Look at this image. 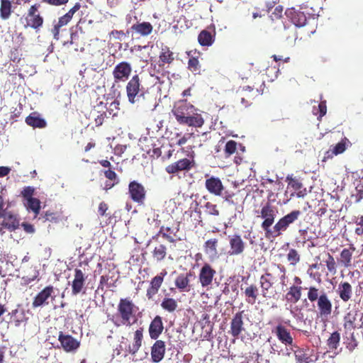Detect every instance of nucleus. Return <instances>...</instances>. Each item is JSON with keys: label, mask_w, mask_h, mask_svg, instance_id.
<instances>
[{"label": "nucleus", "mask_w": 363, "mask_h": 363, "mask_svg": "<svg viewBox=\"0 0 363 363\" xmlns=\"http://www.w3.org/2000/svg\"><path fill=\"white\" fill-rule=\"evenodd\" d=\"M128 194L131 200L139 206L144 205L146 199V190L144 186L137 181L128 184Z\"/></svg>", "instance_id": "9b49d317"}, {"label": "nucleus", "mask_w": 363, "mask_h": 363, "mask_svg": "<svg viewBox=\"0 0 363 363\" xmlns=\"http://www.w3.org/2000/svg\"><path fill=\"white\" fill-rule=\"evenodd\" d=\"M172 113L180 125L201 128L204 124L201 114L198 113L197 108L186 99L176 101Z\"/></svg>", "instance_id": "f257e3e1"}, {"label": "nucleus", "mask_w": 363, "mask_h": 363, "mask_svg": "<svg viewBox=\"0 0 363 363\" xmlns=\"http://www.w3.org/2000/svg\"><path fill=\"white\" fill-rule=\"evenodd\" d=\"M198 41L202 46H210L214 41V36L211 32L206 30H203L199 34Z\"/></svg>", "instance_id": "79ce46f5"}, {"label": "nucleus", "mask_w": 363, "mask_h": 363, "mask_svg": "<svg viewBox=\"0 0 363 363\" xmlns=\"http://www.w3.org/2000/svg\"><path fill=\"white\" fill-rule=\"evenodd\" d=\"M155 340L156 341L151 347V360L153 363H159L164 357L166 346L163 340Z\"/></svg>", "instance_id": "4be33fe9"}, {"label": "nucleus", "mask_w": 363, "mask_h": 363, "mask_svg": "<svg viewBox=\"0 0 363 363\" xmlns=\"http://www.w3.org/2000/svg\"><path fill=\"white\" fill-rule=\"evenodd\" d=\"M340 341V334L337 331L333 332L327 340V345L330 350H336Z\"/></svg>", "instance_id": "49530a36"}, {"label": "nucleus", "mask_w": 363, "mask_h": 363, "mask_svg": "<svg viewBox=\"0 0 363 363\" xmlns=\"http://www.w3.org/2000/svg\"><path fill=\"white\" fill-rule=\"evenodd\" d=\"M302 287L301 286L292 285L289 287L285 298L288 303H296L301 298Z\"/></svg>", "instance_id": "c85d7f7f"}, {"label": "nucleus", "mask_w": 363, "mask_h": 363, "mask_svg": "<svg viewBox=\"0 0 363 363\" xmlns=\"http://www.w3.org/2000/svg\"><path fill=\"white\" fill-rule=\"evenodd\" d=\"M347 143H350L347 138H343L340 142L337 143L333 149H330L325 154L324 159L332 158L334 155H337L343 153L347 148Z\"/></svg>", "instance_id": "c756f323"}, {"label": "nucleus", "mask_w": 363, "mask_h": 363, "mask_svg": "<svg viewBox=\"0 0 363 363\" xmlns=\"http://www.w3.org/2000/svg\"><path fill=\"white\" fill-rule=\"evenodd\" d=\"M277 211L274 206L269 203H267L260 210V217L263 221L261 223V228L264 232V236L267 239L273 238L272 225L275 221Z\"/></svg>", "instance_id": "39448f33"}, {"label": "nucleus", "mask_w": 363, "mask_h": 363, "mask_svg": "<svg viewBox=\"0 0 363 363\" xmlns=\"http://www.w3.org/2000/svg\"><path fill=\"white\" fill-rule=\"evenodd\" d=\"M286 182L287 188L294 190L298 198H303L307 194L306 188L303 187L300 179L294 177L293 174H289L286 177Z\"/></svg>", "instance_id": "6ab92c4d"}, {"label": "nucleus", "mask_w": 363, "mask_h": 363, "mask_svg": "<svg viewBox=\"0 0 363 363\" xmlns=\"http://www.w3.org/2000/svg\"><path fill=\"white\" fill-rule=\"evenodd\" d=\"M244 313V311L237 312L231 320L229 333L235 338H238L241 333L245 331Z\"/></svg>", "instance_id": "4468645a"}, {"label": "nucleus", "mask_w": 363, "mask_h": 363, "mask_svg": "<svg viewBox=\"0 0 363 363\" xmlns=\"http://www.w3.org/2000/svg\"><path fill=\"white\" fill-rule=\"evenodd\" d=\"M40 7V4L32 5L20 18V23L25 29L32 28L35 32H38L43 27L44 18L39 11Z\"/></svg>", "instance_id": "20e7f679"}, {"label": "nucleus", "mask_w": 363, "mask_h": 363, "mask_svg": "<svg viewBox=\"0 0 363 363\" xmlns=\"http://www.w3.org/2000/svg\"><path fill=\"white\" fill-rule=\"evenodd\" d=\"M25 206L28 211H31L34 213L35 217L40 213V201L37 198L30 199L26 201Z\"/></svg>", "instance_id": "c03bdc74"}, {"label": "nucleus", "mask_w": 363, "mask_h": 363, "mask_svg": "<svg viewBox=\"0 0 363 363\" xmlns=\"http://www.w3.org/2000/svg\"><path fill=\"white\" fill-rule=\"evenodd\" d=\"M108 210V206L104 201H102L99 203L98 208V213L101 216H104L106 215V211Z\"/></svg>", "instance_id": "774afa93"}, {"label": "nucleus", "mask_w": 363, "mask_h": 363, "mask_svg": "<svg viewBox=\"0 0 363 363\" xmlns=\"http://www.w3.org/2000/svg\"><path fill=\"white\" fill-rule=\"evenodd\" d=\"M54 292L52 286H48L40 291L33 298L32 307L36 308L43 306L48 305V299L52 296Z\"/></svg>", "instance_id": "f3484780"}, {"label": "nucleus", "mask_w": 363, "mask_h": 363, "mask_svg": "<svg viewBox=\"0 0 363 363\" xmlns=\"http://www.w3.org/2000/svg\"><path fill=\"white\" fill-rule=\"evenodd\" d=\"M327 112V106H326V101H322L318 104V107L316 109L315 107L313 108V113L315 115L318 114V119L319 121L321 120L322 117L324 116L326 114Z\"/></svg>", "instance_id": "5fc2aeb1"}, {"label": "nucleus", "mask_w": 363, "mask_h": 363, "mask_svg": "<svg viewBox=\"0 0 363 363\" xmlns=\"http://www.w3.org/2000/svg\"><path fill=\"white\" fill-rule=\"evenodd\" d=\"M191 274L186 273V274H181L175 279V286L179 289L180 291H189L190 289L189 286V277Z\"/></svg>", "instance_id": "f704fd0d"}, {"label": "nucleus", "mask_w": 363, "mask_h": 363, "mask_svg": "<svg viewBox=\"0 0 363 363\" xmlns=\"http://www.w3.org/2000/svg\"><path fill=\"white\" fill-rule=\"evenodd\" d=\"M286 270L284 266L279 264L271 272L267 271L259 278V286L263 298H271L274 296V284L280 281L282 287L286 286Z\"/></svg>", "instance_id": "7ed1b4c3"}, {"label": "nucleus", "mask_w": 363, "mask_h": 363, "mask_svg": "<svg viewBox=\"0 0 363 363\" xmlns=\"http://www.w3.org/2000/svg\"><path fill=\"white\" fill-rule=\"evenodd\" d=\"M26 123L33 128H43L46 126V121L37 116L36 113H32L26 118Z\"/></svg>", "instance_id": "c9c22d12"}, {"label": "nucleus", "mask_w": 363, "mask_h": 363, "mask_svg": "<svg viewBox=\"0 0 363 363\" xmlns=\"http://www.w3.org/2000/svg\"><path fill=\"white\" fill-rule=\"evenodd\" d=\"M238 143L234 140H229L226 143L224 148V153L226 157L234 154L237 150Z\"/></svg>", "instance_id": "864d4df0"}, {"label": "nucleus", "mask_w": 363, "mask_h": 363, "mask_svg": "<svg viewBox=\"0 0 363 363\" xmlns=\"http://www.w3.org/2000/svg\"><path fill=\"white\" fill-rule=\"evenodd\" d=\"M278 340L286 346H291L294 343V339L291 335V333L286 326L282 324L277 325L272 330Z\"/></svg>", "instance_id": "412c9836"}, {"label": "nucleus", "mask_w": 363, "mask_h": 363, "mask_svg": "<svg viewBox=\"0 0 363 363\" xmlns=\"http://www.w3.org/2000/svg\"><path fill=\"white\" fill-rule=\"evenodd\" d=\"M10 60L18 63L22 58V53L18 48H13L10 52Z\"/></svg>", "instance_id": "bf43d9fd"}, {"label": "nucleus", "mask_w": 363, "mask_h": 363, "mask_svg": "<svg viewBox=\"0 0 363 363\" xmlns=\"http://www.w3.org/2000/svg\"><path fill=\"white\" fill-rule=\"evenodd\" d=\"M40 219H43V222L57 223L60 220V215L57 212L46 211L41 214Z\"/></svg>", "instance_id": "603ef678"}, {"label": "nucleus", "mask_w": 363, "mask_h": 363, "mask_svg": "<svg viewBox=\"0 0 363 363\" xmlns=\"http://www.w3.org/2000/svg\"><path fill=\"white\" fill-rule=\"evenodd\" d=\"M301 215L299 210H294L287 213L275 223L273 226V238L280 236L283 232H285L289 225L297 220Z\"/></svg>", "instance_id": "0eeeda50"}, {"label": "nucleus", "mask_w": 363, "mask_h": 363, "mask_svg": "<svg viewBox=\"0 0 363 363\" xmlns=\"http://www.w3.org/2000/svg\"><path fill=\"white\" fill-rule=\"evenodd\" d=\"M160 306L164 311L172 313L177 311L178 308V302L176 299L165 296L163 298Z\"/></svg>", "instance_id": "4c0bfd02"}, {"label": "nucleus", "mask_w": 363, "mask_h": 363, "mask_svg": "<svg viewBox=\"0 0 363 363\" xmlns=\"http://www.w3.org/2000/svg\"><path fill=\"white\" fill-rule=\"evenodd\" d=\"M58 348L62 349L66 352H76L80 347V341L72 337L71 335L62 331L58 333Z\"/></svg>", "instance_id": "1a4fd4ad"}, {"label": "nucleus", "mask_w": 363, "mask_h": 363, "mask_svg": "<svg viewBox=\"0 0 363 363\" xmlns=\"http://www.w3.org/2000/svg\"><path fill=\"white\" fill-rule=\"evenodd\" d=\"M188 69L194 74L201 73V65L197 57H191L189 59Z\"/></svg>", "instance_id": "3c124183"}, {"label": "nucleus", "mask_w": 363, "mask_h": 363, "mask_svg": "<svg viewBox=\"0 0 363 363\" xmlns=\"http://www.w3.org/2000/svg\"><path fill=\"white\" fill-rule=\"evenodd\" d=\"M174 53L170 50L168 47L162 48L159 55L158 67L160 69H163L164 64H171L174 62Z\"/></svg>", "instance_id": "7c9ffc66"}, {"label": "nucleus", "mask_w": 363, "mask_h": 363, "mask_svg": "<svg viewBox=\"0 0 363 363\" xmlns=\"http://www.w3.org/2000/svg\"><path fill=\"white\" fill-rule=\"evenodd\" d=\"M286 14L291 18V22L297 27H302L306 24L307 18L302 11L294 9L286 11Z\"/></svg>", "instance_id": "cd10ccee"}, {"label": "nucleus", "mask_w": 363, "mask_h": 363, "mask_svg": "<svg viewBox=\"0 0 363 363\" xmlns=\"http://www.w3.org/2000/svg\"><path fill=\"white\" fill-rule=\"evenodd\" d=\"M230 255H239L244 252L245 250V242L242 240L241 236L238 234H234L228 236Z\"/></svg>", "instance_id": "dca6fc26"}, {"label": "nucleus", "mask_w": 363, "mask_h": 363, "mask_svg": "<svg viewBox=\"0 0 363 363\" xmlns=\"http://www.w3.org/2000/svg\"><path fill=\"white\" fill-rule=\"evenodd\" d=\"M216 275V270L209 264L205 262L199 272V281L203 288L208 289L213 284Z\"/></svg>", "instance_id": "9d476101"}, {"label": "nucleus", "mask_w": 363, "mask_h": 363, "mask_svg": "<svg viewBox=\"0 0 363 363\" xmlns=\"http://www.w3.org/2000/svg\"><path fill=\"white\" fill-rule=\"evenodd\" d=\"M185 215H189V218H191V226H194V228H196L199 225H202V219L201 218V216H198V218H196V215L192 211H186Z\"/></svg>", "instance_id": "052dcab7"}, {"label": "nucleus", "mask_w": 363, "mask_h": 363, "mask_svg": "<svg viewBox=\"0 0 363 363\" xmlns=\"http://www.w3.org/2000/svg\"><path fill=\"white\" fill-rule=\"evenodd\" d=\"M336 293L340 300L343 302H348L352 297L353 289L350 283L347 281H341L336 289Z\"/></svg>", "instance_id": "b1692460"}, {"label": "nucleus", "mask_w": 363, "mask_h": 363, "mask_svg": "<svg viewBox=\"0 0 363 363\" xmlns=\"http://www.w3.org/2000/svg\"><path fill=\"white\" fill-rule=\"evenodd\" d=\"M132 72L131 65L125 61L117 64L112 72L114 83L126 82Z\"/></svg>", "instance_id": "f8f14e48"}, {"label": "nucleus", "mask_w": 363, "mask_h": 363, "mask_svg": "<svg viewBox=\"0 0 363 363\" xmlns=\"http://www.w3.org/2000/svg\"><path fill=\"white\" fill-rule=\"evenodd\" d=\"M167 274V271L163 269L160 274L151 279L150 286L147 289L146 291V296L148 300H152L153 297L158 293L164 281V278Z\"/></svg>", "instance_id": "2eb2a0df"}, {"label": "nucleus", "mask_w": 363, "mask_h": 363, "mask_svg": "<svg viewBox=\"0 0 363 363\" xmlns=\"http://www.w3.org/2000/svg\"><path fill=\"white\" fill-rule=\"evenodd\" d=\"M163 330L164 325L162 317L156 315L149 325L148 332L150 338L152 340H157L160 335L162 333Z\"/></svg>", "instance_id": "393cba45"}, {"label": "nucleus", "mask_w": 363, "mask_h": 363, "mask_svg": "<svg viewBox=\"0 0 363 363\" xmlns=\"http://www.w3.org/2000/svg\"><path fill=\"white\" fill-rule=\"evenodd\" d=\"M43 2L55 6L65 5L69 0H43Z\"/></svg>", "instance_id": "338daca9"}, {"label": "nucleus", "mask_w": 363, "mask_h": 363, "mask_svg": "<svg viewBox=\"0 0 363 363\" xmlns=\"http://www.w3.org/2000/svg\"><path fill=\"white\" fill-rule=\"evenodd\" d=\"M287 260L290 262L291 264L295 265L300 260V255L298 253L297 250L295 249H291L287 254Z\"/></svg>", "instance_id": "4d7b16f0"}, {"label": "nucleus", "mask_w": 363, "mask_h": 363, "mask_svg": "<svg viewBox=\"0 0 363 363\" xmlns=\"http://www.w3.org/2000/svg\"><path fill=\"white\" fill-rule=\"evenodd\" d=\"M318 314L321 318H328L332 313V301L325 292H323L317 301Z\"/></svg>", "instance_id": "a211bd4d"}, {"label": "nucleus", "mask_w": 363, "mask_h": 363, "mask_svg": "<svg viewBox=\"0 0 363 363\" xmlns=\"http://www.w3.org/2000/svg\"><path fill=\"white\" fill-rule=\"evenodd\" d=\"M326 259H325V263L327 267L328 271L332 274H335L337 272V264L335 260V258L329 252L325 255Z\"/></svg>", "instance_id": "8fccbe9b"}, {"label": "nucleus", "mask_w": 363, "mask_h": 363, "mask_svg": "<svg viewBox=\"0 0 363 363\" xmlns=\"http://www.w3.org/2000/svg\"><path fill=\"white\" fill-rule=\"evenodd\" d=\"M356 248L353 244H350L348 248H344L340 254L338 259L339 263L345 268H349L352 266V261L353 253Z\"/></svg>", "instance_id": "bb28decb"}, {"label": "nucleus", "mask_w": 363, "mask_h": 363, "mask_svg": "<svg viewBox=\"0 0 363 363\" xmlns=\"http://www.w3.org/2000/svg\"><path fill=\"white\" fill-rule=\"evenodd\" d=\"M351 199L354 200L355 203L360 202V201L363 199V186L358 185L355 188V192L352 194Z\"/></svg>", "instance_id": "13d9d810"}, {"label": "nucleus", "mask_w": 363, "mask_h": 363, "mask_svg": "<svg viewBox=\"0 0 363 363\" xmlns=\"http://www.w3.org/2000/svg\"><path fill=\"white\" fill-rule=\"evenodd\" d=\"M74 279L72 282V294L76 296L82 291L85 286L86 277L80 269H74Z\"/></svg>", "instance_id": "aec40b11"}, {"label": "nucleus", "mask_w": 363, "mask_h": 363, "mask_svg": "<svg viewBox=\"0 0 363 363\" xmlns=\"http://www.w3.org/2000/svg\"><path fill=\"white\" fill-rule=\"evenodd\" d=\"M357 227L355 228V234L357 235H363V216L357 218L356 221Z\"/></svg>", "instance_id": "0e129e2a"}, {"label": "nucleus", "mask_w": 363, "mask_h": 363, "mask_svg": "<svg viewBox=\"0 0 363 363\" xmlns=\"http://www.w3.org/2000/svg\"><path fill=\"white\" fill-rule=\"evenodd\" d=\"M244 294L247 303L255 304L259 295L258 287L254 284H250L245 289Z\"/></svg>", "instance_id": "2f4dec72"}, {"label": "nucleus", "mask_w": 363, "mask_h": 363, "mask_svg": "<svg viewBox=\"0 0 363 363\" xmlns=\"http://www.w3.org/2000/svg\"><path fill=\"white\" fill-rule=\"evenodd\" d=\"M178 231V228L176 230H174L170 227L162 225L159 230L158 235H161L164 239L173 243L176 241L174 238L177 236Z\"/></svg>", "instance_id": "ea45409f"}, {"label": "nucleus", "mask_w": 363, "mask_h": 363, "mask_svg": "<svg viewBox=\"0 0 363 363\" xmlns=\"http://www.w3.org/2000/svg\"><path fill=\"white\" fill-rule=\"evenodd\" d=\"M152 254L154 259L161 262L167 255V247L163 244H160L154 248Z\"/></svg>", "instance_id": "37998d69"}, {"label": "nucleus", "mask_w": 363, "mask_h": 363, "mask_svg": "<svg viewBox=\"0 0 363 363\" xmlns=\"http://www.w3.org/2000/svg\"><path fill=\"white\" fill-rule=\"evenodd\" d=\"M138 307L130 298H122L118 303L116 313L111 317L108 316V319L116 327L131 326L138 320Z\"/></svg>", "instance_id": "f03ea898"}, {"label": "nucleus", "mask_w": 363, "mask_h": 363, "mask_svg": "<svg viewBox=\"0 0 363 363\" xmlns=\"http://www.w3.org/2000/svg\"><path fill=\"white\" fill-rule=\"evenodd\" d=\"M205 187L209 193L220 196L224 190L223 184L218 177H211L205 182Z\"/></svg>", "instance_id": "5701e85b"}, {"label": "nucleus", "mask_w": 363, "mask_h": 363, "mask_svg": "<svg viewBox=\"0 0 363 363\" xmlns=\"http://www.w3.org/2000/svg\"><path fill=\"white\" fill-rule=\"evenodd\" d=\"M35 189L34 187L28 186H25L21 192V196L26 200L33 199Z\"/></svg>", "instance_id": "6e6d98bb"}, {"label": "nucleus", "mask_w": 363, "mask_h": 363, "mask_svg": "<svg viewBox=\"0 0 363 363\" xmlns=\"http://www.w3.org/2000/svg\"><path fill=\"white\" fill-rule=\"evenodd\" d=\"M204 212L206 215L218 217L220 216V210L218 206L211 201H207L203 206Z\"/></svg>", "instance_id": "a18cd8bd"}, {"label": "nucleus", "mask_w": 363, "mask_h": 363, "mask_svg": "<svg viewBox=\"0 0 363 363\" xmlns=\"http://www.w3.org/2000/svg\"><path fill=\"white\" fill-rule=\"evenodd\" d=\"M218 240L212 238L207 240L203 245V250L206 254L216 256L218 255Z\"/></svg>", "instance_id": "a19ab883"}, {"label": "nucleus", "mask_w": 363, "mask_h": 363, "mask_svg": "<svg viewBox=\"0 0 363 363\" xmlns=\"http://www.w3.org/2000/svg\"><path fill=\"white\" fill-rule=\"evenodd\" d=\"M143 340V328L137 329L133 333V342L126 348V352L130 354H135L140 347Z\"/></svg>", "instance_id": "a878e982"}, {"label": "nucleus", "mask_w": 363, "mask_h": 363, "mask_svg": "<svg viewBox=\"0 0 363 363\" xmlns=\"http://www.w3.org/2000/svg\"><path fill=\"white\" fill-rule=\"evenodd\" d=\"M13 12L12 4L10 0H1L0 18L2 20H8Z\"/></svg>", "instance_id": "58836bf2"}, {"label": "nucleus", "mask_w": 363, "mask_h": 363, "mask_svg": "<svg viewBox=\"0 0 363 363\" xmlns=\"http://www.w3.org/2000/svg\"><path fill=\"white\" fill-rule=\"evenodd\" d=\"M357 311H350L345 314L344 316L343 320V326L346 330H353L356 328V321H357Z\"/></svg>", "instance_id": "e433bc0d"}, {"label": "nucleus", "mask_w": 363, "mask_h": 363, "mask_svg": "<svg viewBox=\"0 0 363 363\" xmlns=\"http://www.w3.org/2000/svg\"><path fill=\"white\" fill-rule=\"evenodd\" d=\"M194 160L183 158L167 165L165 167V171L168 174H178L182 171H189L194 167Z\"/></svg>", "instance_id": "ddd939ff"}, {"label": "nucleus", "mask_w": 363, "mask_h": 363, "mask_svg": "<svg viewBox=\"0 0 363 363\" xmlns=\"http://www.w3.org/2000/svg\"><path fill=\"white\" fill-rule=\"evenodd\" d=\"M284 8L282 6L279 5L275 7L274 11L272 12L271 17L272 18L279 19L282 17V13H283Z\"/></svg>", "instance_id": "69168bd1"}, {"label": "nucleus", "mask_w": 363, "mask_h": 363, "mask_svg": "<svg viewBox=\"0 0 363 363\" xmlns=\"http://www.w3.org/2000/svg\"><path fill=\"white\" fill-rule=\"evenodd\" d=\"M20 226V219L16 214L10 211H6L0 214V234L4 233V229L13 232Z\"/></svg>", "instance_id": "6e6552de"}, {"label": "nucleus", "mask_w": 363, "mask_h": 363, "mask_svg": "<svg viewBox=\"0 0 363 363\" xmlns=\"http://www.w3.org/2000/svg\"><path fill=\"white\" fill-rule=\"evenodd\" d=\"M104 174L106 178H107L108 180L111 182L118 181L116 173L113 170H112L111 168L104 170Z\"/></svg>", "instance_id": "e2e57ef3"}, {"label": "nucleus", "mask_w": 363, "mask_h": 363, "mask_svg": "<svg viewBox=\"0 0 363 363\" xmlns=\"http://www.w3.org/2000/svg\"><path fill=\"white\" fill-rule=\"evenodd\" d=\"M125 91L128 100L132 104L138 103L141 98H144V87L139 74H134L127 82Z\"/></svg>", "instance_id": "423d86ee"}, {"label": "nucleus", "mask_w": 363, "mask_h": 363, "mask_svg": "<svg viewBox=\"0 0 363 363\" xmlns=\"http://www.w3.org/2000/svg\"><path fill=\"white\" fill-rule=\"evenodd\" d=\"M72 19L67 13L58 18L57 22L54 24L53 28L51 29V33L55 39H59L60 28L67 26Z\"/></svg>", "instance_id": "473e14b6"}, {"label": "nucleus", "mask_w": 363, "mask_h": 363, "mask_svg": "<svg viewBox=\"0 0 363 363\" xmlns=\"http://www.w3.org/2000/svg\"><path fill=\"white\" fill-rule=\"evenodd\" d=\"M323 291H320L317 287L312 286L308 289L307 297L311 303L317 301Z\"/></svg>", "instance_id": "09e8293b"}, {"label": "nucleus", "mask_w": 363, "mask_h": 363, "mask_svg": "<svg viewBox=\"0 0 363 363\" xmlns=\"http://www.w3.org/2000/svg\"><path fill=\"white\" fill-rule=\"evenodd\" d=\"M295 358L297 362L298 363H308V357L307 354L302 350H298L295 351Z\"/></svg>", "instance_id": "680f3d73"}, {"label": "nucleus", "mask_w": 363, "mask_h": 363, "mask_svg": "<svg viewBox=\"0 0 363 363\" xmlns=\"http://www.w3.org/2000/svg\"><path fill=\"white\" fill-rule=\"evenodd\" d=\"M11 321L14 323L16 327H19L25 319L23 311H18V309L13 310L11 313Z\"/></svg>", "instance_id": "de8ad7c7"}, {"label": "nucleus", "mask_w": 363, "mask_h": 363, "mask_svg": "<svg viewBox=\"0 0 363 363\" xmlns=\"http://www.w3.org/2000/svg\"><path fill=\"white\" fill-rule=\"evenodd\" d=\"M131 29L143 36H147L152 32L153 26L149 22L136 23L131 26Z\"/></svg>", "instance_id": "72a5a7b5"}]
</instances>
